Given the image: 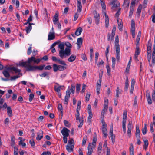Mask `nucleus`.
Returning a JSON list of instances; mask_svg holds the SVG:
<instances>
[{"label": "nucleus", "instance_id": "13", "mask_svg": "<svg viewBox=\"0 0 155 155\" xmlns=\"http://www.w3.org/2000/svg\"><path fill=\"white\" fill-rule=\"evenodd\" d=\"M58 12L57 11L56 12L55 14L54 17V18L53 19V22L54 24H56L57 21L58 20Z\"/></svg>", "mask_w": 155, "mask_h": 155}, {"label": "nucleus", "instance_id": "16", "mask_svg": "<svg viewBox=\"0 0 155 155\" xmlns=\"http://www.w3.org/2000/svg\"><path fill=\"white\" fill-rule=\"evenodd\" d=\"M54 32H50L48 35V40H51L54 39L55 38V35Z\"/></svg>", "mask_w": 155, "mask_h": 155}, {"label": "nucleus", "instance_id": "33", "mask_svg": "<svg viewBox=\"0 0 155 155\" xmlns=\"http://www.w3.org/2000/svg\"><path fill=\"white\" fill-rule=\"evenodd\" d=\"M67 145L71 146H74V140L72 138H71L68 140V143Z\"/></svg>", "mask_w": 155, "mask_h": 155}, {"label": "nucleus", "instance_id": "35", "mask_svg": "<svg viewBox=\"0 0 155 155\" xmlns=\"http://www.w3.org/2000/svg\"><path fill=\"white\" fill-rule=\"evenodd\" d=\"M147 125L146 124H144V127L142 129V132L143 134L145 135L146 134L147 131Z\"/></svg>", "mask_w": 155, "mask_h": 155}, {"label": "nucleus", "instance_id": "23", "mask_svg": "<svg viewBox=\"0 0 155 155\" xmlns=\"http://www.w3.org/2000/svg\"><path fill=\"white\" fill-rule=\"evenodd\" d=\"M82 31V28L81 27H79L76 31L75 34L76 35L78 36L81 34Z\"/></svg>", "mask_w": 155, "mask_h": 155}, {"label": "nucleus", "instance_id": "55", "mask_svg": "<svg viewBox=\"0 0 155 155\" xmlns=\"http://www.w3.org/2000/svg\"><path fill=\"white\" fill-rule=\"evenodd\" d=\"M134 11V7L132 6H130V11L129 12V16H131L133 13Z\"/></svg>", "mask_w": 155, "mask_h": 155}, {"label": "nucleus", "instance_id": "26", "mask_svg": "<svg viewBox=\"0 0 155 155\" xmlns=\"http://www.w3.org/2000/svg\"><path fill=\"white\" fill-rule=\"evenodd\" d=\"M130 154V155H134V147L132 143L130 144L129 147Z\"/></svg>", "mask_w": 155, "mask_h": 155}, {"label": "nucleus", "instance_id": "24", "mask_svg": "<svg viewBox=\"0 0 155 155\" xmlns=\"http://www.w3.org/2000/svg\"><path fill=\"white\" fill-rule=\"evenodd\" d=\"M76 56L74 55H71L68 58V61L70 62L74 61L75 59Z\"/></svg>", "mask_w": 155, "mask_h": 155}, {"label": "nucleus", "instance_id": "53", "mask_svg": "<svg viewBox=\"0 0 155 155\" xmlns=\"http://www.w3.org/2000/svg\"><path fill=\"white\" fill-rule=\"evenodd\" d=\"M31 45H32L31 44V45H30V46L29 47L28 50V51H27V54L28 55H30L31 53L32 52V50H31V48H32V47H31Z\"/></svg>", "mask_w": 155, "mask_h": 155}, {"label": "nucleus", "instance_id": "61", "mask_svg": "<svg viewBox=\"0 0 155 155\" xmlns=\"http://www.w3.org/2000/svg\"><path fill=\"white\" fill-rule=\"evenodd\" d=\"M70 94L71 92L70 90H68L66 91V95L65 96H67V97L70 98Z\"/></svg>", "mask_w": 155, "mask_h": 155}, {"label": "nucleus", "instance_id": "43", "mask_svg": "<svg viewBox=\"0 0 155 155\" xmlns=\"http://www.w3.org/2000/svg\"><path fill=\"white\" fill-rule=\"evenodd\" d=\"M64 123L65 126L68 127H69L70 126V124L69 123V122L66 120H64Z\"/></svg>", "mask_w": 155, "mask_h": 155}, {"label": "nucleus", "instance_id": "37", "mask_svg": "<svg viewBox=\"0 0 155 155\" xmlns=\"http://www.w3.org/2000/svg\"><path fill=\"white\" fill-rule=\"evenodd\" d=\"M121 91L120 90L119 87H117V90H116V97L117 98H118L119 97V94L121 93Z\"/></svg>", "mask_w": 155, "mask_h": 155}, {"label": "nucleus", "instance_id": "29", "mask_svg": "<svg viewBox=\"0 0 155 155\" xmlns=\"http://www.w3.org/2000/svg\"><path fill=\"white\" fill-rule=\"evenodd\" d=\"M31 29L32 26L30 25V23H29L28 26L26 27L25 29L26 33L27 34L29 33Z\"/></svg>", "mask_w": 155, "mask_h": 155}, {"label": "nucleus", "instance_id": "8", "mask_svg": "<svg viewBox=\"0 0 155 155\" xmlns=\"http://www.w3.org/2000/svg\"><path fill=\"white\" fill-rule=\"evenodd\" d=\"M147 57L148 60L150 63V61L151 60V47L150 46H147Z\"/></svg>", "mask_w": 155, "mask_h": 155}, {"label": "nucleus", "instance_id": "30", "mask_svg": "<svg viewBox=\"0 0 155 155\" xmlns=\"http://www.w3.org/2000/svg\"><path fill=\"white\" fill-rule=\"evenodd\" d=\"M129 3L130 1L129 0H124L123 5L125 8H128L129 6Z\"/></svg>", "mask_w": 155, "mask_h": 155}, {"label": "nucleus", "instance_id": "28", "mask_svg": "<svg viewBox=\"0 0 155 155\" xmlns=\"http://www.w3.org/2000/svg\"><path fill=\"white\" fill-rule=\"evenodd\" d=\"M64 42L61 43L59 45L58 47L60 49L59 51V52L61 51L64 50Z\"/></svg>", "mask_w": 155, "mask_h": 155}, {"label": "nucleus", "instance_id": "10", "mask_svg": "<svg viewBox=\"0 0 155 155\" xmlns=\"http://www.w3.org/2000/svg\"><path fill=\"white\" fill-rule=\"evenodd\" d=\"M37 137L36 139V140L38 141L40 140L43 137V131L41 130H40L37 133Z\"/></svg>", "mask_w": 155, "mask_h": 155}, {"label": "nucleus", "instance_id": "52", "mask_svg": "<svg viewBox=\"0 0 155 155\" xmlns=\"http://www.w3.org/2000/svg\"><path fill=\"white\" fill-rule=\"evenodd\" d=\"M58 62L62 65H63L66 66H67V64H66L65 62L62 60H61L60 59H59L58 60Z\"/></svg>", "mask_w": 155, "mask_h": 155}, {"label": "nucleus", "instance_id": "57", "mask_svg": "<svg viewBox=\"0 0 155 155\" xmlns=\"http://www.w3.org/2000/svg\"><path fill=\"white\" fill-rule=\"evenodd\" d=\"M34 94H31L29 96V100L30 102H31L34 97Z\"/></svg>", "mask_w": 155, "mask_h": 155}, {"label": "nucleus", "instance_id": "38", "mask_svg": "<svg viewBox=\"0 0 155 155\" xmlns=\"http://www.w3.org/2000/svg\"><path fill=\"white\" fill-rule=\"evenodd\" d=\"M140 50L139 49V47H136L135 55H138L140 54Z\"/></svg>", "mask_w": 155, "mask_h": 155}, {"label": "nucleus", "instance_id": "18", "mask_svg": "<svg viewBox=\"0 0 155 155\" xmlns=\"http://www.w3.org/2000/svg\"><path fill=\"white\" fill-rule=\"evenodd\" d=\"M83 42V39L82 37H80L78 39L77 44L79 49L82 45Z\"/></svg>", "mask_w": 155, "mask_h": 155}, {"label": "nucleus", "instance_id": "60", "mask_svg": "<svg viewBox=\"0 0 155 155\" xmlns=\"http://www.w3.org/2000/svg\"><path fill=\"white\" fill-rule=\"evenodd\" d=\"M29 143L32 147H34L35 146V143L33 140H30L29 141Z\"/></svg>", "mask_w": 155, "mask_h": 155}, {"label": "nucleus", "instance_id": "39", "mask_svg": "<svg viewBox=\"0 0 155 155\" xmlns=\"http://www.w3.org/2000/svg\"><path fill=\"white\" fill-rule=\"evenodd\" d=\"M54 71L56 72L58 70V65L56 64H54L53 65Z\"/></svg>", "mask_w": 155, "mask_h": 155}, {"label": "nucleus", "instance_id": "20", "mask_svg": "<svg viewBox=\"0 0 155 155\" xmlns=\"http://www.w3.org/2000/svg\"><path fill=\"white\" fill-rule=\"evenodd\" d=\"M97 140V134L95 132L94 134V137L93 140V142L92 143V145L94 146V147L95 146Z\"/></svg>", "mask_w": 155, "mask_h": 155}, {"label": "nucleus", "instance_id": "4", "mask_svg": "<svg viewBox=\"0 0 155 155\" xmlns=\"http://www.w3.org/2000/svg\"><path fill=\"white\" fill-rule=\"evenodd\" d=\"M59 56L60 57L63 58L64 57V55L66 56H69L71 54V49L69 48H66L64 50L61 51L59 52Z\"/></svg>", "mask_w": 155, "mask_h": 155}, {"label": "nucleus", "instance_id": "15", "mask_svg": "<svg viewBox=\"0 0 155 155\" xmlns=\"http://www.w3.org/2000/svg\"><path fill=\"white\" fill-rule=\"evenodd\" d=\"M78 2V9L77 11L80 12L81 11L82 6L81 5V2L80 0H77Z\"/></svg>", "mask_w": 155, "mask_h": 155}, {"label": "nucleus", "instance_id": "2", "mask_svg": "<svg viewBox=\"0 0 155 155\" xmlns=\"http://www.w3.org/2000/svg\"><path fill=\"white\" fill-rule=\"evenodd\" d=\"M119 38L118 35H117L115 37V46L116 48V58L117 61H119L120 59V46L118 44Z\"/></svg>", "mask_w": 155, "mask_h": 155}, {"label": "nucleus", "instance_id": "32", "mask_svg": "<svg viewBox=\"0 0 155 155\" xmlns=\"http://www.w3.org/2000/svg\"><path fill=\"white\" fill-rule=\"evenodd\" d=\"M118 2L116 0H114L112 1L111 4L113 5L112 8H116L118 7Z\"/></svg>", "mask_w": 155, "mask_h": 155}, {"label": "nucleus", "instance_id": "59", "mask_svg": "<svg viewBox=\"0 0 155 155\" xmlns=\"http://www.w3.org/2000/svg\"><path fill=\"white\" fill-rule=\"evenodd\" d=\"M127 112L126 111H124L123 113V119H127Z\"/></svg>", "mask_w": 155, "mask_h": 155}, {"label": "nucleus", "instance_id": "31", "mask_svg": "<svg viewBox=\"0 0 155 155\" xmlns=\"http://www.w3.org/2000/svg\"><path fill=\"white\" fill-rule=\"evenodd\" d=\"M7 114L10 117L12 116V112L11 108L10 107H7Z\"/></svg>", "mask_w": 155, "mask_h": 155}, {"label": "nucleus", "instance_id": "44", "mask_svg": "<svg viewBox=\"0 0 155 155\" xmlns=\"http://www.w3.org/2000/svg\"><path fill=\"white\" fill-rule=\"evenodd\" d=\"M106 68L107 69V74L108 75H110V67L109 64H107L106 65Z\"/></svg>", "mask_w": 155, "mask_h": 155}, {"label": "nucleus", "instance_id": "21", "mask_svg": "<svg viewBox=\"0 0 155 155\" xmlns=\"http://www.w3.org/2000/svg\"><path fill=\"white\" fill-rule=\"evenodd\" d=\"M74 146L67 145L66 146V149L68 152H71L73 151L74 148Z\"/></svg>", "mask_w": 155, "mask_h": 155}, {"label": "nucleus", "instance_id": "45", "mask_svg": "<svg viewBox=\"0 0 155 155\" xmlns=\"http://www.w3.org/2000/svg\"><path fill=\"white\" fill-rule=\"evenodd\" d=\"M87 140V136H85L83 138V140H82V145H83V146L84 145L86 144Z\"/></svg>", "mask_w": 155, "mask_h": 155}, {"label": "nucleus", "instance_id": "19", "mask_svg": "<svg viewBox=\"0 0 155 155\" xmlns=\"http://www.w3.org/2000/svg\"><path fill=\"white\" fill-rule=\"evenodd\" d=\"M117 21L118 22V28L120 31H122L123 30V25L122 24V21H121L120 22L119 21V20L118 19H117Z\"/></svg>", "mask_w": 155, "mask_h": 155}, {"label": "nucleus", "instance_id": "56", "mask_svg": "<svg viewBox=\"0 0 155 155\" xmlns=\"http://www.w3.org/2000/svg\"><path fill=\"white\" fill-rule=\"evenodd\" d=\"M75 89V86H73V85H71V88L70 89V91H71V92L72 94H74V93Z\"/></svg>", "mask_w": 155, "mask_h": 155}, {"label": "nucleus", "instance_id": "9", "mask_svg": "<svg viewBox=\"0 0 155 155\" xmlns=\"http://www.w3.org/2000/svg\"><path fill=\"white\" fill-rule=\"evenodd\" d=\"M127 134L129 137H130L131 134V130L132 129V122L129 121V123L127 125Z\"/></svg>", "mask_w": 155, "mask_h": 155}, {"label": "nucleus", "instance_id": "7", "mask_svg": "<svg viewBox=\"0 0 155 155\" xmlns=\"http://www.w3.org/2000/svg\"><path fill=\"white\" fill-rule=\"evenodd\" d=\"M70 130L66 127H64L61 130V133L63 136H68Z\"/></svg>", "mask_w": 155, "mask_h": 155}, {"label": "nucleus", "instance_id": "27", "mask_svg": "<svg viewBox=\"0 0 155 155\" xmlns=\"http://www.w3.org/2000/svg\"><path fill=\"white\" fill-rule=\"evenodd\" d=\"M142 8V5L141 4H140L139 5L136 12L138 14V15L139 16H140L141 13Z\"/></svg>", "mask_w": 155, "mask_h": 155}, {"label": "nucleus", "instance_id": "22", "mask_svg": "<svg viewBox=\"0 0 155 155\" xmlns=\"http://www.w3.org/2000/svg\"><path fill=\"white\" fill-rule=\"evenodd\" d=\"M91 145L90 143H89L88 146V151L87 155H91L93 152V150L91 147Z\"/></svg>", "mask_w": 155, "mask_h": 155}, {"label": "nucleus", "instance_id": "1", "mask_svg": "<svg viewBox=\"0 0 155 155\" xmlns=\"http://www.w3.org/2000/svg\"><path fill=\"white\" fill-rule=\"evenodd\" d=\"M41 60L39 58L36 59L35 58L32 56L28 58V60L26 61L22 62L20 63V65L25 68L28 67L29 66H32L31 63L33 62L35 63L38 64L41 61Z\"/></svg>", "mask_w": 155, "mask_h": 155}, {"label": "nucleus", "instance_id": "42", "mask_svg": "<svg viewBox=\"0 0 155 155\" xmlns=\"http://www.w3.org/2000/svg\"><path fill=\"white\" fill-rule=\"evenodd\" d=\"M49 73L48 72H45L41 74H39L40 76L42 77H45L46 76L48 75Z\"/></svg>", "mask_w": 155, "mask_h": 155}, {"label": "nucleus", "instance_id": "50", "mask_svg": "<svg viewBox=\"0 0 155 155\" xmlns=\"http://www.w3.org/2000/svg\"><path fill=\"white\" fill-rule=\"evenodd\" d=\"M109 135L110 137L113 136L114 134H113V124H112L111 125L110 127V130L109 132Z\"/></svg>", "mask_w": 155, "mask_h": 155}, {"label": "nucleus", "instance_id": "46", "mask_svg": "<svg viewBox=\"0 0 155 155\" xmlns=\"http://www.w3.org/2000/svg\"><path fill=\"white\" fill-rule=\"evenodd\" d=\"M81 101L80 100L78 101V102L77 107L76 110L79 111L81 108Z\"/></svg>", "mask_w": 155, "mask_h": 155}, {"label": "nucleus", "instance_id": "6", "mask_svg": "<svg viewBox=\"0 0 155 155\" xmlns=\"http://www.w3.org/2000/svg\"><path fill=\"white\" fill-rule=\"evenodd\" d=\"M95 18V22L96 24L98 25L99 23L100 15L96 11L94 10L93 12Z\"/></svg>", "mask_w": 155, "mask_h": 155}, {"label": "nucleus", "instance_id": "49", "mask_svg": "<svg viewBox=\"0 0 155 155\" xmlns=\"http://www.w3.org/2000/svg\"><path fill=\"white\" fill-rule=\"evenodd\" d=\"M102 148V145L101 143H99L98 147L97 148V152L98 154L100 153L101 152V150Z\"/></svg>", "mask_w": 155, "mask_h": 155}, {"label": "nucleus", "instance_id": "58", "mask_svg": "<svg viewBox=\"0 0 155 155\" xmlns=\"http://www.w3.org/2000/svg\"><path fill=\"white\" fill-rule=\"evenodd\" d=\"M64 45H65L67 47L69 48L72 47L71 45L69 42H67L64 43Z\"/></svg>", "mask_w": 155, "mask_h": 155}, {"label": "nucleus", "instance_id": "48", "mask_svg": "<svg viewBox=\"0 0 155 155\" xmlns=\"http://www.w3.org/2000/svg\"><path fill=\"white\" fill-rule=\"evenodd\" d=\"M20 77V76L18 75H15L11 77L9 80H10L11 81L14 80H15L16 79L19 78Z\"/></svg>", "mask_w": 155, "mask_h": 155}, {"label": "nucleus", "instance_id": "12", "mask_svg": "<svg viewBox=\"0 0 155 155\" xmlns=\"http://www.w3.org/2000/svg\"><path fill=\"white\" fill-rule=\"evenodd\" d=\"M135 82V81L134 79H132L131 85V87L130 92V94H131L133 93Z\"/></svg>", "mask_w": 155, "mask_h": 155}, {"label": "nucleus", "instance_id": "54", "mask_svg": "<svg viewBox=\"0 0 155 155\" xmlns=\"http://www.w3.org/2000/svg\"><path fill=\"white\" fill-rule=\"evenodd\" d=\"M146 95L147 98H151L150 93L149 92L148 90H147L146 92Z\"/></svg>", "mask_w": 155, "mask_h": 155}, {"label": "nucleus", "instance_id": "5", "mask_svg": "<svg viewBox=\"0 0 155 155\" xmlns=\"http://www.w3.org/2000/svg\"><path fill=\"white\" fill-rule=\"evenodd\" d=\"M77 114L76 115V120L77 121H78L80 122V124L78 126V127L79 128L81 127L83 123V120H82L83 119V118H82V119L81 120L79 117V111L76 110Z\"/></svg>", "mask_w": 155, "mask_h": 155}, {"label": "nucleus", "instance_id": "47", "mask_svg": "<svg viewBox=\"0 0 155 155\" xmlns=\"http://www.w3.org/2000/svg\"><path fill=\"white\" fill-rule=\"evenodd\" d=\"M101 3L102 9L105 10L106 7L104 2L103 1L101 0Z\"/></svg>", "mask_w": 155, "mask_h": 155}, {"label": "nucleus", "instance_id": "41", "mask_svg": "<svg viewBox=\"0 0 155 155\" xmlns=\"http://www.w3.org/2000/svg\"><path fill=\"white\" fill-rule=\"evenodd\" d=\"M64 87V86H60L58 87L55 86L54 87V89L55 91L57 92H60L61 90V87Z\"/></svg>", "mask_w": 155, "mask_h": 155}, {"label": "nucleus", "instance_id": "17", "mask_svg": "<svg viewBox=\"0 0 155 155\" xmlns=\"http://www.w3.org/2000/svg\"><path fill=\"white\" fill-rule=\"evenodd\" d=\"M107 127H102V133L104 134V136L105 137H106L108 135L107 129Z\"/></svg>", "mask_w": 155, "mask_h": 155}, {"label": "nucleus", "instance_id": "63", "mask_svg": "<svg viewBox=\"0 0 155 155\" xmlns=\"http://www.w3.org/2000/svg\"><path fill=\"white\" fill-rule=\"evenodd\" d=\"M144 145L145 146V147H144V149L146 150L147 149V147L148 145V142L147 140H146L144 141Z\"/></svg>", "mask_w": 155, "mask_h": 155}, {"label": "nucleus", "instance_id": "34", "mask_svg": "<svg viewBox=\"0 0 155 155\" xmlns=\"http://www.w3.org/2000/svg\"><path fill=\"white\" fill-rule=\"evenodd\" d=\"M11 138V145L13 146L15 144V138L14 136H12Z\"/></svg>", "mask_w": 155, "mask_h": 155}, {"label": "nucleus", "instance_id": "3", "mask_svg": "<svg viewBox=\"0 0 155 155\" xmlns=\"http://www.w3.org/2000/svg\"><path fill=\"white\" fill-rule=\"evenodd\" d=\"M45 66V65L44 64L39 66H29L26 67L25 68L27 71H34L37 70L42 71L43 69Z\"/></svg>", "mask_w": 155, "mask_h": 155}, {"label": "nucleus", "instance_id": "40", "mask_svg": "<svg viewBox=\"0 0 155 155\" xmlns=\"http://www.w3.org/2000/svg\"><path fill=\"white\" fill-rule=\"evenodd\" d=\"M12 71H14L16 74L20 72L21 71V70L19 69L14 67H13Z\"/></svg>", "mask_w": 155, "mask_h": 155}, {"label": "nucleus", "instance_id": "64", "mask_svg": "<svg viewBox=\"0 0 155 155\" xmlns=\"http://www.w3.org/2000/svg\"><path fill=\"white\" fill-rule=\"evenodd\" d=\"M58 110L60 111H63V108L62 105L60 104H59L58 107Z\"/></svg>", "mask_w": 155, "mask_h": 155}, {"label": "nucleus", "instance_id": "25", "mask_svg": "<svg viewBox=\"0 0 155 155\" xmlns=\"http://www.w3.org/2000/svg\"><path fill=\"white\" fill-rule=\"evenodd\" d=\"M2 73L3 74L4 76L7 78H9L10 77V74L9 73L8 71L6 70H4L3 72Z\"/></svg>", "mask_w": 155, "mask_h": 155}, {"label": "nucleus", "instance_id": "51", "mask_svg": "<svg viewBox=\"0 0 155 155\" xmlns=\"http://www.w3.org/2000/svg\"><path fill=\"white\" fill-rule=\"evenodd\" d=\"M90 92H87L86 94V101H89V98L90 97Z\"/></svg>", "mask_w": 155, "mask_h": 155}, {"label": "nucleus", "instance_id": "62", "mask_svg": "<svg viewBox=\"0 0 155 155\" xmlns=\"http://www.w3.org/2000/svg\"><path fill=\"white\" fill-rule=\"evenodd\" d=\"M80 86L81 85L80 84H77L76 85V92H79L80 91Z\"/></svg>", "mask_w": 155, "mask_h": 155}, {"label": "nucleus", "instance_id": "11", "mask_svg": "<svg viewBox=\"0 0 155 155\" xmlns=\"http://www.w3.org/2000/svg\"><path fill=\"white\" fill-rule=\"evenodd\" d=\"M108 108V105L107 104H104V109L102 110L101 113V117L103 118L104 112L107 111Z\"/></svg>", "mask_w": 155, "mask_h": 155}, {"label": "nucleus", "instance_id": "14", "mask_svg": "<svg viewBox=\"0 0 155 155\" xmlns=\"http://www.w3.org/2000/svg\"><path fill=\"white\" fill-rule=\"evenodd\" d=\"M104 15L105 17V27L107 28L108 27L109 25V18H108V15H107L106 14V12H104Z\"/></svg>", "mask_w": 155, "mask_h": 155}, {"label": "nucleus", "instance_id": "36", "mask_svg": "<svg viewBox=\"0 0 155 155\" xmlns=\"http://www.w3.org/2000/svg\"><path fill=\"white\" fill-rule=\"evenodd\" d=\"M67 67L65 66L58 65V70L60 71H64L66 69Z\"/></svg>", "mask_w": 155, "mask_h": 155}]
</instances>
